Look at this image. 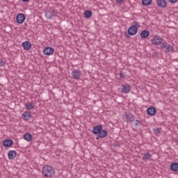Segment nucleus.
Masks as SVG:
<instances>
[{"label":"nucleus","mask_w":178,"mask_h":178,"mask_svg":"<svg viewBox=\"0 0 178 178\" xmlns=\"http://www.w3.org/2000/svg\"><path fill=\"white\" fill-rule=\"evenodd\" d=\"M122 119L124 122H126L127 123H131L132 122H134L135 117L132 113H125L122 115Z\"/></svg>","instance_id":"7ed1b4c3"},{"label":"nucleus","mask_w":178,"mask_h":178,"mask_svg":"<svg viewBox=\"0 0 178 178\" xmlns=\"http://www.w3.org/2000/svg\"><path fill=\"white\" fill-rule=\"evenodd\" d=\"M140 124H141V121L136 120L135 121V126L137 127V126H139Z\"/></svg>","instance_id":"c85d7f7f"},{"label":"nucleus","mask_w":178,"mask_h":178,"mask_svg":"<svg viewBox=\"0 0 178 178\" xmlns=\"http://www.w3.org/2000/svg\"><path fill=\"white\" fill-rule=\"evenodd\" d=\"M24 140H26V141H31V140H33V135L32 134H25L24 135Z\"/></svg>","instance_id":"412c9836"},{"label":"nucleus","mask_w":178,"mask_h":178,"mask_svg":"<svg viewBox=\"0 0 178 178\" xmlns=\"http://www.w3.org/2000/svg\"><path fill=\"white\" fill-rule=\"evenodd\" d=\"M91 16H92V12H91V10L85 11L84 17H86V19H90Z\"/></svg>","instance_id":"5701e85b"},{"label":"nucleus","mask_w":178,"mask_h":178,"mask_svg":"<svg viewBox=\"0 0 178 178\" xmlns=\"http://www.w3.org/2000/svg\"><path fill=\"white\" fill-rule=\"evenodd\" d=\"M161 49H165L164 51L166 53L173 52V51H175V49H173V46L172 45H162Z\"/></svg>","instance_id":"9d476101"},{"label":"nucleus","mask_w":178,"mask_h":178,"mask_svg":"<svg viewBox=\"0 0 178 178\" xmlns=\"http://www.w3.org/2000/svg\"><path fill=\"white\" fill-rule=\"evenodd\" d=\"M54 48L51 47H46L43 50V54L49 56V55H52V54H54Z\"/></svg>","instance_id":"1a4fd4ad"},{"label":"nucleus","mask_w":178,"mask_h":178,"mask_svg":"<svg viewBox=\"0 0 178 178\" xmlns=\"http://www.w3.org/2000/svg\"><path fill=\"white\" fill-rule=\"evenodd\" d=\"M22 2H29L30 0H21Z\"/></svg>","instance_id":"72a5a7b5"},{"label":"nucleus","mask_w":178,"mask_h":178,"mask_svg":"<svg viewBox=\"0 0 178 178\" xmlns=\"http://www.w3.org/2000/svg\"><path fill=\"white\" fill-rule=\"evenodd\" d=\"M153 131L154 133V134H161V128H154L153 129Z\"/></svg>","instance_id":"393cba45"},{"label":"nucleus","mask_w":178,"mask_h":178,"mask_svg":"<svg viewBox=\"0 0 178 178\" xmlns=\"http://www.w3.org/2000/svg\"><path fill=\"white\" fill-rule=\"evenodd\" d=\"M121 92L122 94H129V92H130V85L129 84L121 85Z\"/></svg>","instance_id":"6e6552de"},{"label":"nucleus","mask_w":178,"mask_h":178,"mask_svg":"<svg viewBox=\"0 0 178 178\" xmlns=\"http://www.w3.org/2000/svg\"><path fill=\"white\" fill-rule=\"evenodd\" d=\"M141 38H148L149 37V31L147 30H143L140 33Z\"/></svg>","instance_id":"6ab92c4d"},{"label":"nucleus","mask_w":178,"mask_h":178,"mask_svg":"<svg viewBox=\"0 0 178 178\" xmlns=\"http://www.w3.org/2000/svg\"><path fill=\"white\" fill-rule=\"evenodd\" d=\"M178 0H168V1L170 2V3H176V2H177Z\"/></svg>","instance_id":"c756f323"},{"label":"nucleus","mask_w":178,"mask_h":178,"mask_svg":"<svg viewBox=\"0 0 178 178\" xmlns=\"http://www.w3.org/2000/svg\"><path fill=\"white\" fill-rule=\"evenodd\" d=\"M106 136H108V131H106V129H102L101 131L98 134V137L99 138H105Z\"/></svg>","instance_id":"a211bd4d"},{"label":"nucleus","mask_w":178,"mask_h":178,"mask_svg":"<svg viewBox=\"0 0 178 178\" xmlns=\"http://www.w3.org/2000/svg\"><path fill=\"white\" fill-rule=\"evenodd\" d=\"M35 106L34 105V103H32L30 102H27L26 103H25V108L28 111H31V110L34 109Z\"/></svg>","instance_id":"dca6fc26"},{"label":"nucleus","mask_w":178,"mask_h":178,"mask_svg":"<svg viewBox=\"0 0 178 178\" xmlns=\"http://www.w3.org/2000/svg\"><path fill=\"white\" fill-rule=\"evenodd\" d=\"M22 47L25 51L31 49V45H22Z\"/></svg>","instance_id":"a878e982"},{"label":"nucleus","mask_w":178,"mask_h":178,"mask_svg":"<svg viewBox=\"0 0 178 178\" xmlns=\"http://www.w3.org/2000/svg\"><path fill=\"white\" fill-rule=\"evenodd\" d=\"M0 66H5V62L1 61L0 62Z\"/></svg>","instance_id":"2f4dec72"},{"label":"nucleus","mask_w":178,"mask_h":178,"mask_svg":"<svg viewBox=\"0 0 178 178\" xmlns=\"http://www.w3.org/2000/svg\"><path fill=\"white\" fill-rule=\"evenodd\" d=\"M150 158H151V154L149 152H147L143 155V156L142 157V159L143 161H148V159H149Z\"/></svg>","instance_id":"b1692460"},{"label":"nucleus","mask_w":178,"mask_h":178,"mask_svg":"<svg viewBox=\"0 0 178 178\" xmlns=\"http://www.w3.org/2000/svg\"><path fill=\"white\" fill-rule=\"evenodd\" d=\"M22 116L24 120H30V118H31V113H30L29 111H25L24 113H22Z\"/></svg>","instance_id":"f3484780"},{"label":"nucleus","mask_w":178,"mask_h":178,"mask_svg":"<svg viewBox=\"0 0 178 178\" xmlns=\"http://www.w3.org/2000/svg\"><path fill=\"white\" fill-rule=\"evenodd\" d=\"M120 79H124V77H126V74L123 71H121L120 73Z\"/></svg>","instance_id":"bb28decb"},{"label":"nucleus","mask_w":178,"mask_h":178,"mask_svg":"<svg viewBox=\"0 0 178 178\" xmlns=\"http://www.w3.org/2000/svg\"><path fill=\"white\" fill-rule=\"evenodd\" d=\"M134 178H138V177H134Z\"/></svg>","instance_id":"c9c22d12"},{"label":"nucleus","mask_w":178,"mask_h":178,"mask_svg":"<svg viewBox=\"0 0 178 178\" xmlns=\"http://www.w3.org/2000/svg\"><path fill=\"white\" fill-rule=\"evenodd\" d=\"M45 16L47 19H52V17H55L56 16V13L52 8L46 11Z\"/></svg>","instance_id":"39448f33"},{"label":"nucleus","mask_w":178,"mask_h":178,"mask_svg":"<svg viewBox=\"0 0 178 178\" xmlns=\"http://www.w3.org/2000/svg\"><path fill=\"white\" fill-rule=\"evenodd\" d=\"M147 113L149 116H155V115H156V109L155 107H149L147 109Z\"/></svg>","instance_id":"f8f14e48"},{"label":"nucleus","mask_w":178,"mask_h":178,"mask_svg":"<svg viewBox=\"0 0 178 178\" xmlns=\"http://www.w3.org/2000/svg\"><path fill=\"white\" fill-rule=\"evenodd\" d=\"M151 42L152 44H154V45H165V42H163V38L161 37L160 35H154L152 39H151Z\"/></svg>","instance_id":"f03ea898"},{"label":"nucleus","mask_w":178,"mask_h":178,"mask_svg":"<svg viewBox=\"0 0 178 178\" xmlns=\"http://www.w3.org/2000/svg\"><path fill=\"white\" fill-rule=\"evenodd\" d=\"M117 3H122L123 2V0H116Z\"/></svg>","instance_id":"473e14b6"},{"label":"nucleus","mask_w":178,"mask_h":178,"mask_svg":"<svg viewBox=\"0 0 178 178\" xmlns=\"http://www.w3.org/2000/svg\"><path fill=\"white\" fill-rule=\"evenodd\" d=\"M26 20V15L23 13H19L16 16V22L17 24H23Z\"/></svg>","instance_id":"20e7f679"},{"label":"nucleus","mask_w":178,"mask_h":178,"mask_svg":"<svg viewBox=\"0 0 178 178\" xmlns=\"http://www.w3.org/2000/svg\"><path fill=\"white\" fill-rule=\"evenodd\" d=\"M17 152L15 150H10L8 152V159L13 160L16 158Z\"/></svg>","instance_id":"ddd939ff"},{"label":"nucleus","mask_w":178,"mask_h":178,"mask_svg":"<svg viewBox=\"0 0 178 178\" xmlns=\"http://www.w3.org/2000/svg\"><path fill=\"white\" fill-rule=\"evenodd\" d=\"M152 3V0H142V5L143 6H149Z\"/></svg>","instance_id":"4be33fe9"},{"label":"nucleus","mask_w":178,"mask_h":178,"mask_svg":"<svg viewBox=\"0 0 178 178\" xmlns=\"http://www.w3.org/2000/svg\"><path fill=\"white\" fill-rule=\"evenodd\" d=\"M102 129V125H97L93 127L92 132L93 134H99V132L101 131Z\"/></svg>","instance_id":"2eb2a0df"},{"label":"nucleus","mask_w":178,"mask_h":178,"mask_svg":"<svg viewBox=\"0 0 178 178\" xmlns=\"http://www.w3.org/2000/svg\"><path fill=\"white\" fill-rule=\"evenodd\" d=\"M72 79H75L76 80H79L80 79V76H81V72L77 70H74L72 72Z\"/></svg>","instance_id":"9b49d317"},{"label":"nucleus","mask_w":178,"mask_h":178,"mask_svg":"<svg viewBox=\"0 0 178 178\" xmlns=\"http://www.w3.org/2000/svg\"><path fill=\"white\" fill-rule=\"evenodd\" d=\"M170 169L173 171V172H178V163H172L170 165Z\"/></svg>","instance_id":"aec40b11"},{"label":"nucleus","mask_w":178,"mask_h":178,"mask_svg":"<svg viewBox=\"0 0 178 178\" xmlns=\"http://www.w3.org/2000/svg\"><path fill=\"white\" fill-rule=\"evenodd\" d=\"M13 144V140H12L11 139H6L3 141V145L6 148H9V147H12Z\"/></svg>","instance_id":"4468645a"},{"label":"nucleus","mask_w":178,"mask_h":178,"mask_svg":"<svg viewBox=\"0 0 178 178\" xmlns=\"http://www.w3.org/2000/svg\"><path fill=\"white\" fill-rule=\"evenodd\" d=\"M156 5L159 8H167L168 6V1L166 0H156Z\"/></svg>","instance_id":"0eeeda50"},{"label":"nucleus","mask_w":178,"mask_h":178,"mask_svg":"<svg viewBox=\"0 0 178 178\" xmlns=\"http://www.w3.org/2000/svg\"><path fill=\"white\" fill-rule=\"evenodd\" d=\"M126 37H127V33H125Z\"/></svg>","instance_id":"f704fd0d"},{"label":"nucleus","mask_w":178,"mask_h":178,"mask_svg":"<svg viewBox=\"0 0 178 178\" xmlns=\"http://www.w3.org/2000/svg\"><path fill=\"white\" fill-rule=\"evenodd\" d=\"M138 32V28L136 26H131L128 29V34L129 35H136Z\"/></svg>","instance_id":"423d86ee"},{"label":"nucleus","mask_w":178,"mask_h":178,"mask_svg":"<svg viewBox=\"0 0 178 178\" xmlns=\"http://www.w3.org/2000/svg\"><path fill=\"white\" fill-rule=\"evenodd\" d=\"M22 45H31V43L29 41H24L22 43Z\"/></svg>","instance_id":"cd10ccee"},{"label":"nucleus","mask_w":178,"mask_h":178,"mask_svg":"<svg viewBox=\"0 0 178 178\" xmlns=\"http://www.w3.org/2000/svg\"><path fill=\"white\" fill-rule=\"evenodd\" d=\"M42 173L47 178H52L55 175V168L49 165H46L43 166Z\"/></svg>","instance_id":"f257e3e1"},{"label":"nucleus","mask_w":178,"mask_h":178,"mask_svg":"<svg viewBox=\"0 0 178 178\" xmlns=\"http://www.w3.org/2000/svg\"><path fill=\"white\" fill-rule=\"evenodd\" d=\"M134 24H135V25H134V26H136V27H137V26H140L139 23L137 22H136V21L134 22Z\"/></svg>","instance_id":"7c9ffc66"}]
</instances>
